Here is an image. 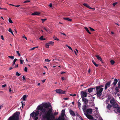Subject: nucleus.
Here are the masks:
<instances>
[{
  "mask_svg": "<svg viewBox=\"0 0 120 120\" xmlns=\"http://www.w3.org/2000/svg\"><path fill=\"white\" fill-rule=\"evenodd\" d=\"M8 31L9 32H10L13 35H14L13 32L12 31L11 28H9L8 30Z\"/></svg>",
  "mask_w": 120,
  "mask_h": 120,
  "instance_id": "72a5a7b5",
  "label": "nucleus"
},
{
  "mask_svg": "<svg viewBox=\"0 0 120 120\" xmlns=\"http://www.w3.org/2000/svg\"><path fill=\"white\" fill-rule=\"evenodd\" d=\"M35 115V112H33L32 113L30 114V115L32 117H33Z\"/></svg>",
  "mask_w": 120,
  "mask_h": 120,
  "instance_id": "2f4dec72",
  "label": "nucleus"
},
{
  "mask_svg": "<svg viewBox=\"0 0 120 120\" xmlns=\"http://www.w3.org/2000/svg\"><path fill=\"white\" fill-rule=\"evenodd\" d=\"M114 111L116 113H117L118 112L120 113V107H118L116 108Z\"/></svg>",
  "mask_w": 120,
  "mask_h": 120,
  "instance_id": "9b49d317",
  "label": "nucleus"
},
{
  "mask_svg": "<svg viewBox=\"0 0 120 120\" xmlns=\"http://www.w3.org/2000/svg\"><path fill=\"white\" fill-rule=\"evenodd\" d=\"M66 46L67 47L69 48L70 49L72 50V49L71 48L70 46L68 45H66Z\"/></svg>",
  "mask_w": 120,
  "mask_h": 120,
  "instance_id": "79ce46f5",
  "label": "nucleus"
},
{
  "mask_svg": "<svg viewBox=\"0 0 120 120\" xmlns=\"http://www.w3.org/2000/svg\"><path fill=\"white\" fill-rule=\"evenodd\" d=\"M43 36H41L39 38V39L41 40L44 41L46 39L45 38H43Z\"/></svg>",
  "mask_w": 120,
  "mask_h": 120,
  "instance_id": "bb28decb",
  "label": "nucleus"
},
{
  "mask_svg": "<svg viewBox=\"0 0 120 120\" xmlns=\"http://www.w3.org/2000/svg\"><path fill=\"white\" fill-rule=\"evenodd\" d=\"M27 68H26V67H25V68H24V71H25V72H27Z\"/></svg>",
  "mask_w": 120,
  "mask_h": 120,
  "instance_id": "603ef678",
  "label": "nucleus"
},
{
  "mask_svg": "<svg viewBox=\"0 0 120 120\" xmlns=\"http://www.w3.org/2000/svg\"><path fill=\"white\" fill-rule=\"evenodd\" d=\"M82 99L84 97H86L87 95V93L86 92L83 91H81L80 93Z\"/></svg>",
  "mask_w": 120,
  "mask_h": 120,
  "instance_id": "39448f33",
  "label": "nucleus"
},
{
  "mask_svg": "<svg viewBox=\"0 0 120 120\" xmlns=\"http://www.w3.org/2000/svg\"><path fill=\"white\" fill-rule=\"evenodd\" d=\"M8 21L9 22L11 23H13V22L10 18L9 19Z\"/></svg>",
  "mask_w": 120,
  "mask_h": 120,
  "instance_id": "c9c22d12",
  "label": "nucleus"
},
{
  "mask_svg": "<svg viewBox=\"0 0 120 120\" xmlns=\"http://www.w3.org/2000/svg\"><path fill=\"white\" fill-rule=\"evenodd\" d=\"M39 110L36 111L35 113V116H37L39 114Z\"/></svg>",
  "mask_w": 120,
  "mask_h": 120,
  "instance_id": "5701e85b",
  "label": "nucleus"
},
{
  "mask_svg": "<svg viewBox=\"0 0 120 120\" xmlns=\"http://www.w3.org/2000/svg\"><path fill=\"white\" fill-rule=\"evenodd\" d=\"M50 60H49L48 59H46L45 60V62H49L50 61Z\"/></svg>",
  "mask_w": 120,
  "mask_h": 120,
  "instance_id": "49530a36",
  "label": "nucleus"
},
{
  "mask_svg": "<svg viewBox=\"0 0 120 120\" xmlns=\"http://www.w3.org/2000/svg\"><path fill=\"white\" fill-rule=\"evenodd\" d=\"M54 60H59V59H56V58H55V59H53V60L52 61H54Z\"/></svg>",
  "mask_w": 120,
  "mask_h": 120,
  "instance_id": "338daca9",
  "label": "nucleus"
},
{
  "mask_svg": "<svg viewBox=\"0 0 120 120\" xmlns=\"http://www.w3.org/2000/svg\"><path fill=\"white\" fill-rule=\"evenodd\" d=\"M54 39L58 41L59 39H58L56 37L54 36L53 37Z\"/></svg>",
  "mask_w": 120,
  "mask_h": 120,
  "instance_id": "a19ab883",
  "label": "nucleus"
},
{
  "mask_svg": "<svg viewBox=\"0 0 120 120\" xmlns=\"http://www.w3.org/2000/svg\"><path fill=\"white\" fill-rule=\"evenodd\" d=\"M112 106L113 108H116L119 107V106L118 104L116 103H115L114 104L112 105Z\"/></svg>",
  "mask_w": 120,
  "mask_h": 120,
  "instance_id": "a211bd4d",
  "label": "nucleus"
},
{
  "mask_svg": "<svg viewBox=\"0 0 120 120\" xmlns=\"http://www.w3.org/2000/svg\"><path fill=\"white\" fill-rule=\"evenodd\" d=\"M58 114V112H55V113H54V114H53V115L54 116L56 115H57Z\"/></svg>",
  "mask_w": 120,
  "mask_h": 120,
  "instance_id": "6e6d98bb",
  "label": "nucleus"
},
{
  "mask_svg": "<svg viewBox=\"0 0 120 120\" xmlns=\"http://www.w3.org/2000/svg\"><path fill=\"white\" fill-rule=\"evenodd\" d=\"M88 100L85 98H83L82 99V101L84 102V105H87V104L88 103Z\"/></svg>",
  "mask_w": 120,
  "mask_h": 120,
  "instance_id": "1a4fd4ad",
  "label": "nucleus"
},
{
  "mask_svg": "<svg viewBox=\"0 0 120 120\" xmlns=\"http://www.w3.org/2000/svg\"><path fill=\"white\" fill-rule=\"evenodd\" d=\"M118 87L120 89V79H118V82L117 83Z\"/></svg>",
  "mask_w": 120,
  "mask_h": 120,
  "instance_id": "c85d7f7f",
  "label": "nucleus"
},
{
  "mask_svg": "<svg viewBox=\"0 0 120 120\" xmlns=\"http://www.w3.org/2000/svg\"><path fill=\"white\" fill-rule=\"evenodd\" d=\"M70 95L71 96H76V94H70Z\"/></svg>",
  "mask_w": 120,
  "mask_h": 120,
  "instance_id": "864d4df0",
  "label": "nucleus"
},
{
  "mask_svg": "<svg viewBox=\"0 0 120 120\" xmlns=\"http://www.w3.org/2000/svg\"><path fill=\"white\" fill-rule=\"evenodd\" d=\"M26 98V95H24L22 97V99L24 100Z\"/></svg>",
  "mask_w": 120,
  "mask_h": 120,
  "instance_id": "e433bc0d",
  "label": "nucleus"
},
{
  "mask_svg": "<svg viewBox=\"0 0 120 120\" xmlns=\"http://www.w3.org/2000/svg\"><path fill=\"white\" fill-rule=\"evenodd\" d=\"M84 114L88 119L92 120V119H93L94 117L90 115L87 114L86 113V112L84 113Z\"/></svg>",
  "mask_w": 120,
  "mask_h": 120,
  "instance_id": "6e6552de",
  "label": "nucleus"
},
{
  "mask_svg": "<svg viewBox=\"0 0 120 120\" xmlns=\"http://www.w3.org/2000/svg\"><path fill=\"white\" fill-rule=\"evenodd\" d=\"M110 62L112 65H113L115 62V61L112 60H111L110 61Z\"/></svg>",
  "mask_w": 120,
  "mask_h": 120,
  "instance_id": "c756f323",
  "label": "nucleus"
},
{
  "mask_svg": "<svg viewBox=\"0 0 120 120\" xmlns=\"http://www.w3.org/2000/svg\"><path fill=\"white\" fill-rule=\"evenodd\" d=\"M109 100H106V102L107 104H108L107 103L109 102Z\"/></svg>",
  "mask_w": 120,
  "mask_h": 120,
  "instance_id": "680f3d73",
  "label": "nucleus"
},
{
  "mask_svg": "<svg viewBox=\"0 0 120 120\" xmlns=\"http://www.w3.org/2000/svg\"><path fill=\"white\" fill-rule=\"evenodd\" d=\"M20 63L21 64H23V60L20 59Z\"/></svg>",
  "mask_w": 120,
  "mask_h": 120,
  "instance_id": "3c124183",
  "label": "nucleus"
},
{
  "mask_svg": "<svg viewBox=\"0 0 120 120\" xmlns=\"http://www.w3.org/2000/svg\"><path fill=\"white\" fill-rule=\"evenodd\" d=\"M69 98H64V99L65 100H68V99Z\"/></svg>",
  "mask_w": 120,
  "mask_h": 120,
  "instance_id": "e2e57ef3",
  "label": "nucleus"
},
{
  "mask_svg": "<svg viewBox=\"0 0 120 120\" xmlns=\"http://www.w3.org/2000/svg\"><path fill=\"white\" fill-rule=\"evenodd\" d=\"M79 101L78 102V107L79 109H80V108L81 107V104L80 102L79 101Z\"/></svg>",
  "mask_w": 120,
  "mask_h": 120,
  "instance_id": "4be33fe9",
  "label": "nucleus"
},
{
  "mask_svg": "<svg viewBox=\"0 0 120 120\" xmlns=\"http://www.w3.org/2000/svg\"><path fill=\"white\" fill-rule=\"evenodd\" d=\"M63 19L64 20H66L70 21H72V19H69L67 18H64Z\"/></svg>",
  "mask_w": 120,
  "mask_h": 120,
  "instance_id": "b1692460",
  "label": "nucleus"
},
{
  "mask_svg": "<svg viewBox=\"0 0 120 120\" xmlns=\"http://www.w3.org/2000/svg\"><path fill=\"white\" fill-rule=\"evenodd\" d=\"M69 112L70 114L73 117L75 116V114L74 112L71 109H70Z\"/></svg>",
  "mask_w": 120,
  "mask_h": 120,
  "instance_id": "f8f14e48",
  "label": "nucleus"
},
{
  "mask_svg": "<svg viewBox=\"0 0 120 120\" xmlns=\"http://www.w3.org/2000/svg\"><path fill=\"white\" fill-rule=\"evenodd\" d=\"M52 108L50 109L46 112L43 113L42 116L43 118H46L47 120H52L55 118L53 114L52 113Z\"/></svg>",
  "mask_w": 120,
  "mask_h": 120,
  "instance_id": "f257e3e1",
  "label": "nucleus"
},
{
  "mask_svg": "<svg viewBox=\"0 0 120 120\" xmlns=\"http://www.w3.org/2000/svg\"><path fill=\"white\" fill-rule=\"evenodd\" d=\"M8 57L10 58L11 59H13L14 58V57L13 56H8Z\"/></svg>",
  "mask_w": 120,
  "mask_h": 120,
  "instance_id": "ea45409f",
  "label": "nucleus"
},
{
  "mask_svg": "<svg viewBox=\"0 0 120 120\" xmlns=\"http://www.w3.org/2000/svg\"><path fill=\"white\" fill-rule=\"evenodd\" d=\"M62 119V117L59 116L58 118L56 119L55 120H61Z\"/></svg>",
  "mask_w": 120,
  "mask_h": 120,
  "instance_id": "f704fd0d",
  "label": "nucleus"
},
{
  "mask_svg": "<svg viewBox=\"0 0 120 120\" xmlns=\"http://www.w3.org/2000/svg\"><path fill=\"white\" fill-rule=\"evenodd\" d=\"M61 79L62 80H63L65 79V78L64 77H62L61 78Z\"/></svg>",
  "mask_w": 120,
  "mask_h": 120,
  "instance_id": "13d9d810",
  "label": "nucleus"
},
{
  "mask_svg": "<svg viewBox=\"0 0 120 120\" xmlns=\"http://www.w3.org/2000/svg\"><path fill=\"white\" fill-rule=\"evenodd\" d=\"M40 14V12H36L32 13L31 15H39Z\"/></svg>",
  "mask_w": 120,
  "mask_h": 120,
  "instance_id": "6ab92c4d",
  "label": "nucleus"
},
{
  "mask_svg": "<svg viewBox=\"0 0 120 120\" xmlns=\"http://www.w3.org/2000/svg\"><path fill=\"white\" fill-rule=\"evenodd\" d=\"M62 111L63 112L61 113V116L62 117H64L65 114V110H63Z\"/></svg>",
  "mask_w": 120,
  "mask_h": 120,
  "instance_id": "aec40b11",
  "label": "nucleus"
},
{
  "mask_svg": "<svg viewBox=\"0 0 120 120\" xmlns=\"http://www.w3.org/2000/svg\"><path fill=\"white\" fill-rule=\"evenodd\" d=\"M16 75L17 76H19L21 75V74H20L19 73L17 72L16 73Z\"/></svg>",
  "mask_w": 120,
  "mask_h": 120,
  "instance_id": "de8ad7c7",
  "label": "nucleus"
},
{
  "mask_svg": "<svg viewBox=\"0 0 120 120\" xmlns=\"http://www.w3.org/2000/svg\"><path fill=\"white\" fill-rule=\"evenodd\" d=\"M83 5L84 6H86V7H87V8H88L89 9L90 8V6L89 5H88V4H87L84 3L83 4Z\"/></svg>",
  "mask_w": 120,
  "mask_h": 120,
  "instance_id": "393cba45",
  "label": "nucleus"
},
{
  "mask_svg": "<svg viewBox=\"0 0 120 120\" xmlns=\"http://www.w3.org/2000/svg\"><path fill=\"white\" fill-rule=\"evenodd\" d=\"M34 120H37L38 119V117L37 116H34Z\"/></svg>",
  "mask_w": 120,
  "mask_h": 120,
  "instance_id": "37998d69",
  "label": "nucleus"
},
{
  "mask_svg": "<svg viewBox=\"0 0 120 120\" xmlns=\"http://www.w3.org/2000/svg\"><path fill=\"white\" fill-rule=\"evenodd\" d=\"M48 43L49 44H50L52 45H53L54 43V42L52 41H50Z\"/></svg>",
  "mask_w": 120,
  "mask_h": 120,
  "instance_id": "473e14b6",
  "label": "nucleus"
},
{
  "mask_svg": "<svg viewBox=\"0 0 120 120\" xmlns=\"http://www.w3.org/2000/svg\"><path fill=\"white\" fill-rule=\"evenodd\" d=\"M87 105L84 104L82 106V109L84 112H85V110L87 108Z\"/></svg>",
  "mask_w": 120,
  "mask_h": 120,
  "instance_id": "dca6fc26",
  "label": "nucleus"
},
{
  "mask_svg": "<svg viewBox=\"0 0 120 120\" xmlns=\"http://www.w3.org/2000/svg\"><path fill=\"white\" fill-rule=\"evenodd\" d=\"M96 67H98V64H97L95 62L93 64Z\"/></svg>",
  "mask_w": 120,
  "mask_h": 120,
  "instance_id": "c03bdc74",
  "label": "nucleus"
},
{
  "mask_svg": "<svg viewBox=\"0 0 120 120\" xmlns=\"http://www.w3.org/2000/svg\"><path fill=\"white\" fill-rule=\"evenodd\" d=\"M6 86H7L6 84H4V85H2V87H4Z\"/></svg>",
  "mask_w": 120,
  "mask_h": 120,
  "instance_id": "5fc2aeb1",
  "label": "nucleus"
},
{
  "mask_svg": "<svg viewBox=\"0 0 120 120\" xmlns=\"http://www.w3.org/2000/svg\"><path fill=\"white\" fill-rule=\"evenodd\" d=\"M92 112V109H87L86 110V113L91 114Z\"/></svg>",
  "mask_w": 120,
  "mask_h": 120,
  "instance_id": "9d476101",
  "label": "nucleus"
},
{
  "mask_svg": "<svg viewBox=\"0 0 120 120\" xmlns=\"http://www.w3.org/2000/svg\"><path fill=\"white\" fill-rule=\"evenodd\" d=\"M1 39L3 40H4V38L3 37V35L1 36Z\"/></svg>",
  "mask_w": 120,
  "mask_h": 120,
  "instance_id": "bf43d9fd",
  "label": "nucleus"
},
{
  "mask_svg": "<svg viewBox=\"0 0 120 120\" xmlns=\"http://www.w3.org/2000/svg\"><path fill=\"white\" fill-rule=\"evenodd\" d=\"M95 56L98 60L100 61H102V59L99 56L96 55Z\"/></svg>",
  "mask_w": 120,
  "mask_h": 120,
  "instance_id": "412c9836",
  "label": "nucleus"
},
{
  "mask_svg": "<svg viewBox=\"0 0 120 120\" xmlns=\"http://www.w3.org/2000/svg\"><path fill=\"white\" fill-rule=\"evenodd\" d=\"M110 103L112 105L114 104V103H116V101L115 99L113 98L111 99L110 101Z\"/></svg>",
  "mask_w": 120,
  "mask_h": 120,
  "instance_id": "ddd939ff",
  "label": "nucleus"
},
{
  "mask_svg": "<svg viewBox=\"0 0 120 120\" xmlns=\"http://www.w3.org/2000/svg\"><path fill=\"white\" fill-rule=\"evenodd\" d=\"M108 105L106 107V108L109 110H110V108L112 106V105H110L109 104H107Z\"/></svg>",
  "mask_w": 120,
  "mask_h": 120,
  "instance_id": "f3484780",
  "label": "nucleus"
},
{
  "mask_svg": "<svg viewBox=\"0 0 120 120\" xmlns=\"http://www.w3.org/2000/svg\"><path fill=\"white\" fill-rule=\"evenodd\" d=\"M52 108L51 105L50 104H48L47 103H45L43 104H42L41 105H38L37 108L38 110H40L42 113H44L46 111V110L45 108L49 109V107Z\"/></svg>",
  "mask_w": 120,
  "mask_h": 120,
  "instance_id": "f03ea898",
  "label": "nucleus"
},
{
  "mask_svg": "<svg viewBox=\"0 0 120 120\" xmlns=\"http://www.w3.org/2000/svg\"><path fill=\"white\" fill-rule=\"evenodd\" d=\"M117 3V2H115L113 4V6H115V5H116Z\"/></svg>",
  "mask_w": 120,
  "mask_h": 120,
  "instance_id": "4d7b16f0",
  "label": "nucleus"
},
{
  "mask_svg": "<svg viewBox=\"0 0 120 120\" xmlns=\"http://www.w3.org/2000/svg\"><path fill=\"white\" fill-rule=\"evenodd\" d=\"M41 20L42 21V22L43 23L44 22L47 20V19H41Z\"/></svg>",
  "mask_w": 120,
  "mask_h": 120,
  "instance_id": "4c0bfd02",
  "label": "nucleus"
},
{
  "mask_svg": "<svg viewBox=\"0 0 120 120\" xmlns=\"http://www.w3.org/2000/svg\"><path fill=\"white\" fill-rule=\"evenodd\" d=\"M85 29L87 31V32L89 34H91V33L89 31V30L88 29V28L86 27H84Z\"/></svg>",
  "mask_w": 120,
  "mask_h": 120,
  "instance_id": "a878e982",
  "label": "nucleus"
},
{
  "mask_svg": "<svg viewBox=\"0 0 120 120\" xmlns=\"http://www.w3.org/2000/svg\"><path fill=\"white\" fill-rule=\"evenodd\" d=\"M118 81V80L117 79H115L114 80V81L113 82V83L112 84V85H113L114 86H115L117 82Z\"/></svg>",
  "mask_w": 120,
  "mask_h": 120,
  "instance_id": "2eb2a0df",
  "label": "nucleus"
},
{
  "mask_svg": "<svg viewBox=\"0 0 120 120\" xmlns=\"http://www.w3.org/2000/svg\"><path fill=\"white\" fill-rule=\"evenodd\" d=\"M104 86L103 85H101L95 87L96 92L95 94H97L98 97H100L102 95V92L103 90V88H101Z\"/></svg>",
  "mask_w": 120,
  "mask_h": 120,
  "instance_id": "7ed1b4c3",
  "label": "nucleus"
},
{
  "mask_svg": "<svg viewBox=\"0 0 120 120\" xmlns=\"http://www.w3.org/2000/svg\"><path fill=\"white\" fill-rule=\"evenodd\" d=\"M56 92L57 93L65 94V91H63L60 89H57L56 90Z\"/></svg>",
  "mask_w": 120,
  "mask_h": 120,
  "instance_id": "423d86ee",
  "label": "nucleus"
},
{
  "mask_svg": "<svg viewBox=\"0 0 120 120\" xmlns=\"http://www.w3.org/2000/svg\"><path fill=\"white\" fill-rule=\"evenodd\" d=\"M119 88H118V87H116L115 90V91H116L117 92H119Z\"/></svg>",
  "mask_w": 120,
  "mask_h": 120,
  "instance_id": "7c9ffc66",
  "label": "nucleus"
},
{
  "mask_svg": "<svg viewBox=\"0 0 120 120\" xmlns=\"http://www.w3.org/2000/svg\"><path fill=\"white\" fill-rule=\"evenodd\" d=\"M19 113V112H17L15 113L13 115L9 118L8 120H18Z\"/></svg>",
  "mask_w": 120,
  "mask_h": 120,
  "instance_id": "20e7f679",
  "label": "nucleus"
},
{
  "mask_svg": "<svg viewBox=\"0 0 120 120\" xmlns=\"http://www.w3.org/2000/svg\"><path fill=\"white\" fill-rule=\"evenodd\" d=\"M16 52L18 54V56H21V55L19 53V51H16Z\"/></svg>",
  "mask_w": 120,
  "mask_h": 120,
  "instance_id": "a18cd8bd",
  "label": "nucleus"
},
{
  "mask_svg": "<svg viewBox=\"0 0 120 120\" xmlns=\"http://www.w3.org/2000/svg\"><path fill=\"white\" fill-rule=\"evenodd\" d=\"M89 27L90 28V30L92 31H94L95 30H94L93 29V28H91L90 27Z\"/></svg>",
  "mask_w": 120,
  "mask_h": 120,
  "instance_id": "09e8293b",
  "label": "nucleus"
},
{
  "mask_svg": "<svg viewBox=\"0 0 120 120\" xmlns=\"http://www.w3.org/2000/svg\"><path fill=\"white\" fill-rule=\"evenodd\" d=\"M94 89V90H96L95 87L94 88H90L86 90H87L88 92L89 93H90Z\"/></svg>",
  "mask_w": 120,
  "mask_h": 120,
  "instance_id": "4468645a",
  "label": "nucleus"
},
{
  "mask_svg": "<svg viewBox=\"0 0 120 120\" xmlns=\"http://www.w3.org/2000/svg\"><path fill=\"white\" fill-rule=\"evenodd\" d=\"M49 45L48 43H47L46 45V47L47 48H49Z\"/></svg>",
  "mask_w": 120,
  "mask_h": 120,
  "instance_id": "58836bf2",
  "label": "nucleus"
},
{
  "mask_svg": "<svg viewBox=\"0 0 120 120\" xmlns=\"http://www.w3.org/2000/svg\"><path fill=\"white\" fill-rule=\"evenodd\" d=\"M30 1V0H26V1H25L23 3H27V2H29Z\"/></svg>",
  "mask_w": 120,
  "mask_h": 120,
  "instance_id": "8fccbe9b",
  "label": "nucleus"
},
{
  "mask_svg": "<svg viewBox=\"0 0 120 120\" xmlns=\"http://www.w3.org/2000/svg\"><path fill=\"white\" fill-rule=\"evenodd\" d=\"M18 64H17V65H15V68H16L17 67H18Z\"/></svg>",
  "mask_w": 120,
  "mask_h": 120,
  "instance_id": "052dcab7",
  "label": "nucleus"
},
{
  "mask_svg": "<svg viewBox=\"0 0 120 120\" xmlns=\"http://www.w3.org/2000/svg\"><path fill=\"white\" fill-rule=\"evenodd\" d=\"M22 78L23 79V80H24L25 79V78L24 76H23Z\"/></svg>",
  "mask_w": 120,
  "mask_h": 120,
  "instance_id": "0e129e2a",
  "label": "nucleus"
},
{
  "mask_svg": "<svg viewBox=\"0 0 120 120\" xmlns=\"http://www.w3.org/2000/svg\"><path fill=\"white\" fill-rule=\"evenodd\" d=\"M45 79H43V80H42L41 81L43 83H44V82H45Z\"/></svg>",
  "mask_w": 120,
  "mask_h": 120,
  "instance_id": "69168bd1",
  "label": "nucleus"
},
{
  "mask_svg": "<svg viewBox=\"0 0 120 120\" xmlns=\"http://www.w3.org/2000/svg\"><path fill=\"white\" fill-rule=\"evenodd\" d=\"M18 60L17 59H15L13 60V64H12V66H14L15 64L16 61Z\"/></svg>",
  "mask_w": 120,
  "mask_h": 120,
  "instance_id": "cd10ccee",
  "label": "nucleus"
},
{
  "mask_svg": "<svg viewBox=\"0 0 120 120\" xmlns=\"http://www.w3.org/2000/svg\"><path fill=\"white\" fill-rule=\"evenodd\" d=\"M111 82V81H110L106 83L105 87V90H106L107 88L110 87Z\"/></svg>",
  "mask_w": 120,
  "mask_h": 120,
  "instance_id": "0eeeda50",
  "label": "nucleus"
},
{
  "mask_svg": "<svg viewBox=\"0 0 120 120\" xmlns=\"http://www.w3.org/2000/svg\"><path fill=\"white\" fill-rule=\"evenodd\" d=\"M49 6L50 7H52V4L50 3V4L49 5Z\"/></svg>",
  "mask_w": 120,
  "mask_h": 120,
  "instance_id": "774afa93",
  "label": "nucleus"
}]
</instances>
